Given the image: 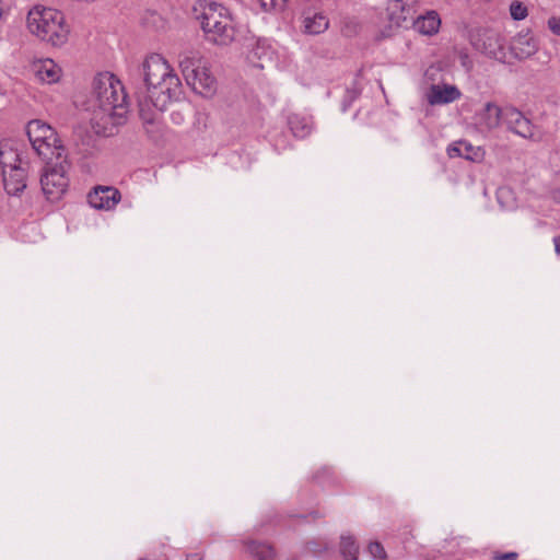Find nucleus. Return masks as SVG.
<instances>
[{
  "label": "nucleus",
  "mask_w": 560,
  "mask_h": 560,
  "mask_svg": "<svg viewBox=\"0 0 560 560\" xmlns=\"http://www.w3.org/2000/svg\"><path fill=\"white\" fill-rule=\"evenodd\" d=\"M144 90L139 92L138 106L141 119L153 124L167 105L179 98L182 82L167 60L152 54L142 62Z\"/></svg>",
  "instance_id": "1"
},
{
  "label": "nucleus",
  "mask_w": 560,
  "mask_h": 560,
  "mask_svg": "<svg viewBox=\"0 0 560 560\" xmlns=\"http://www.w3.org/2000/svg\"><path fill=\"white\" fill-rule=\"evenodd\" d=\"M91 125L96 133L112 136L128 113L127 94L121 82L110 72L97 73L90 97Z\"/></svg>",
  "instance_id": "2"
},
{
  "label": "nucleus",
  "mask_w": 560,
  "mask_h": 560,
  "mask_svg": "<svg viewBox=\"0 0 560 560\" xmlns=\"http://www.w3.org/2000/svg\"><path fill=\"white\" fill-rule=\"evenodd\" d=\"M27 30L43 42L55 47L65 45L69 37V27L63 14L52 8L36 5L27 14Z\"/></svg>",
  "instance_id": "3"
},
{
  "label": "nucleus",
  "mask_w": 560,
  "mask_h": 560,
  "mask_svg": "<svg viewBox=\"0 0 560 560\" xmlns=\"http://www.w3.org/2000/svg\"><path fill=\"white\" fill-rule=\"evenodd\" d=\"M200 9L197 19L206 38L215 45H230L235 38V27L229 9L214 1L200 3Z\"/></svg>",
  "instance_id": "4"
},
{
  "label": "nucleus",
  "mask_w": 560,
  "mask_h": 560,
  "mask_svg": "<svg viewBox=\"0 0 560 560\" xmlns=\"http://www.w3.org/2000/svg\"><path fill=\"white\" fill-rule=\"evenodd\" d=\"M179 68L187 84L196 93L205 97H210L215 93L217 80L198 51H187L180 55Z\"/></svg>",
  "instance_id": "5"
},
{
  "label": "nucleus",
  "mask_w": 560,
  "mask_h": 560,
  "mask_svg": "<svg viewBox=\"0 0 560 560\" xmlns=\"http://www.w3.org/2000/svg\"><path fill=\"white\" fill-rule=\"evenodd\" d=\"M26 133L36 153L46 161L63 158L67 150L56 130L43 120H31Z\"/></svg>",
  "instance_id": "6"
},
{
  "label": "nucleus",
  "mask_w": 560,
  "mask_h": 560,
  "mask_svg": "<svg viewBox=\"0 0 560 560\" xmlns=\"http://www.w3.org/2000/svg\"><path fill=\"white\" fill-rule=\"evenodd\" d=\"M43 174L40 176V186L43 194L50 201L60 200L69 187V171L71 163L68 155L45 162Z\"/></svg>",
  "instance_id": "7"
},
{
  "label": "nucleus",
  "mask_w": 560,
  "mask_h": 560,
  "mask_svg": "<svg viewBox=\"0 0 560 560\" xmlns=\"http://www.w3.org/2000/svg\"><path fill=\"white\" fill-rule=\"evenodd\" d=\"M503 124L508 130L524 138L535 139L536 127L530 119L524 116V114L514 106L504 107Z\"/></svg>",
  "instance_id": "8"
},
{
  "label": "nucleus",
  "mask_w": 560,
  "mask_h": 560,
  "mask_svg": "<svg viewBox=\"0 0 560 560\" xmlns=\"http://www.w3.org/2000/svg\"><path fill=\"white\" fill-rule=\"evenodd\" d=\"M120 200V191L113 186H97L88 195L89 205L97 210H112Z\"/></svg>",
  "instance_id": "9"
},
{
  "label": "nucleus",
  "mask_w": 560,
  "mask_h": 560,
  "mask_svg": "<svg viewBox=\"0 0 560 560\" xmlns=\"http://www.w3.org/2000/svg\"><path fill=\"white\" fill-rule=\"evenodd\" d=\"M504 108L494 102H487L483 107L476 113V124L482 131H492L503 122Z\"/></svg>",
  "instance_id": "10"
},
{
  "label": "nucleus",
  "mask_w": 560,
  "mask_h": 560,
  "mask_svg": "<svg viewBox=\"0 0 560 560\" xmlns=\"http://www.w3.org/2000/svg\"><path fill=\"white\" fill-rule=\"evenodd\" d=\"M475 46L491 58L497 59L503 56V37L494 31H483Z\"/></svg>",
  "instance_id": "11"
},
{
  "label": "nucleus",
  "mask_w": 560,
  "mask_h": 560,
  "mask_svg": "<svg viewBox=\"0 0 560 560\" xmlns=\"http://www.w3.org/2000/svg\"><path fill=\"white\" fill-rule=\"evenodd\" d=\"M462 96V92L455 85L432 84L427 93V101L430 105L450 104Z\"/></svg>",
  "instance_id": "12"
},
{
  "label": "nucleus",
  "mask_w": 560,
  "mask_h": 560,
  "mask_svg": "<svg viewBox=\"0 0 560 560\" xmlns=\"http://www.w3.org/2000/svg\"><path fill=\"white\" fill-rule=\"evenodd\" d=\"M38 81L47 84L56 83L61 78V68L52 59H39L32 65Z\"/></svg>",
  "instance_id": "13"
},
{
  "label": "nucleus",
  "mask_w": 560,
  "mask_h": 560,
  "mask_svg": "<svg viewBox=\"0 0 560 560\" xmlns=\"http://www.w3.org/2000/svg\"><path fill=\"white\" fill-rule=\"evenodd\" d=\"M28 166L15 167L2 172L3 186L9 195L16 196L26 188V172Z\"/></svg>",
  "instance_id": "14"
},
{
  "label": "nucleus",
  "mask_w": 560,
  "mask_h": 560,
  "mask_svg": "<svg viewBox=\"0 0 560 560\" xmlns=\"http://www.w3.org/2000/svg\"><path fill=\"white\" fill-rule=\"evenodd\" d=\"M244 551L247 556H249L253 560H275L277 552L272 545L247 539L243 541Z\"/></svg>",
  "instance_id": "15"
},
{
  "label": "nucleus",
  "mask_w": 560,
  "mask_h": 560,
  "mask_svg": "<svg viewBox=\"0 0 560 560\" xmlns=\"http://www.w3.org/2000/svg\"><path fill=\"white\" fill-rule=\"evenodd\" d=\"M415 30L422 35L432 36L436 34L441 26V19L436 11L430 10L420 15L415 21Z\"/></svg>",
  "instance_id": "16"
},
{
  "label": "nucleus",
  "mask_w": 560,
  "mask_h": 560,
  "mask_svg": "<svg viewBox=\"0 0 560 560\" xmlns=\"http://www.w3.org/2000/svg\"><path fill=\"white\" fill-rule=\"evenodd\" d=\"M288 125L294 137L304 139L313 131V119L311 116L302 114H291L288 116Z\"/></svg>",
  "instance_id": "17"
},
{
  "label": "nucleus",
  "mask_w": 560,
  "mask_h": 560,
  "mask_svg": "<svg viewBox=\"0 0 560 560\" xmlns=\"http://www.w3.org/2000/svg\"><path fill=\"white\" fill-rule=\"evenodd\" d=\"M302 24L305 34L319 35L329 27V20L320 12L307 13L303 16Z\"/></svg>",
  "instance_id": "18"
},
{
  "label": "nucleus",
  "mask_w": 560,
  "mask_h": 560,
  "mask_svg": "<svg viewBox=\"0 0 560 560\" xmlns=\"http://www.w3.org/2000/svg\"><path fill=\"white\" fill-rule=\"evenodd\" d=\"M0 164L2 167V172L5 170H11L13 168V166H28V163L23 161L20 158L19 153L12 148H9L8 145H0Z\"/></svg>",
  "instance_id": "19"
},
{
  "label": "nucleus",
  "mask_w": 560,
  "mask_h": 560,
  "mask_svg": "<svg viewBox=\"0 0 560 560\" xmlns=\"http://www.w3.org/2000/svg\"><path fill=\"white\" fill-rule=\"evenodd\" d=\"M512 49L517 58H527L537 51L536 42L526 35L517 36L513 44Z\"/></svg>",
  "instance_id": "20"
},
{
  "label": "nucleus",
  "mask_w": 560,
  "mask_h": 560,
  "mask_svg": "<svg viewBox=\"0 0 560 560\" xmlns=\"http://www.w3.org/2000/svg\"><path fill=\"white\" fill-rule=\"evenodd\" d=\"M450 158L460 156L470 161H476L479 158V149L474 150L472 145L466 141H459L447 149Z\"/></svg>",
  "instance_id": "21"
},
{
  "label": "nucleus",
  "mask_w": 560,
  "mask_h": 560,
  "mask_svg": "<svg viewBox=\"0 0 560 560\" xmlns=\"http://www.w3.org/2000/svg\"><path fill=\"white\" fill-rule=\"evenodd\" d=\"M340 552L345 560H358L359 546L350 535H343L340 538Z\"/></svg>",
  "instance_id": "22"
},
{
  "label": "nucleus",
  "mask_w": 560,
  "mask_h": 560,
  "mask_svg": "<svg viewBox=\"0 0 560 560\" xmlns=\"http://www.w3.org/2000/svg\"><path fill=\"white\" fill-rule=\"evenodd\" d=\"M510 14L513 20L522 21L527 16L528 10H527V7L523 2L513 1L510 4Z\"/></svg>",
  "instance_id": "23"
},
{
  "label": "nucleus",
  "mask_w": 560,
  "mask_h": 560,
  "mask_svg": "<svg viewBox=\"0 0 560 560\" xmlns=\"http://www.w3.org/2000/svg\"><path fill=\"white\" fill-rule=\"evenodd\" d=\"M368 552L373 560H387V553L383 545L378 541H372L368 546Z\"/></svg>",
  "instance_id": "24"
},
{
  "label": "nucleus",
  "mask_w": 560,
  "mask_h": 560,
  "mask_svg": "<svg viewBox=\"0 0 560 560\" xmlns=\"http://www.w3.org/2000/svg\"><path fill=\"white\" fill-rule=\"evenodd\" d=\"M288 0H260V5L264 10H283Z\"/></svg>",
  "instance_id": "25"
},
{
  "label": "nucleus",
  "mask_w": 560,
  "mask_h": 560,
  "mask_svg": "<svg viewBox=\"0 0 560 560\" xmlns=\"http://www.w3.org/2000/svg\"><path fill=\"white\" fill-rule=\"evenodd\" d=\"M517 557H518V553L515 551H510V552L493 551L491 555L492 560H516Z\"/></svg>",
  "instance_id": "26"
},
{
  "label": "nucleus",
  "mask_w": 560,
  "mask_h": 560,
  "mask_svg": "<svg viewBox=\"0 0 560 560\" xmlns=\"http://www.w3.org/2000/svg\"><path fill=\"white\" fill-rule=\"evenodd\" d=\"M548 27L553 34L560 36V18H550L548 20Z\"/></svg>",
  "instance_id": "27"
},
{
  "label": "nucleus",
  "mask_w": 560,
  "mask_h": 560,
  "mask_svg": "<svg viewBox=\"0 0 560 560\" xmlns=\"http://www.w3.org/2000/svg\"><path fill=\"white\" fill-rule=\"evenodd\" d=\"M171 117L172 120L177 125H180L184 121V115L179 110H173Z\"/></svg>",
  "instance_id": "28"
},
{
  "label": "nucleus",
  "mask_w": 560,
  "mask_h": 560,
  "mask_svg": "<svg viewBox=\"0 0 560 560\" xmlns=\"http://www.w3.org/2000/svg\"><path fill=\"white\" fill-rule=\"evenodd\" d=\"M510 195H511L510 189H508V188H500V189L498 190V194H497L499 202H502V199H503L504 197L510 196Z\"/></svg>",
  "instance_id": "29"
},
{
  "label": "nucleus",
  "mask_w": 560,
  "mask_h": 560,
  "mask_svg": "<svg viewBox=\"0 0 560 560\" xmlns=\"http://www.w3.org/2000/svg\"><path fill=\"white\" fill-rule=\"evenodd\" d=\"M555 250L557 254H560V235L553 237Z\"/></svg>",
  "instance_id": "30"
},
{
  "label": "nucleus",
  "mask_w": 560,
  "mask_h": 560,
  "mask_svg": "<svg viewBox=\"0 0 560 560\" xmlns=\"http://www.w3.org/2000/svg\"><path fill=\"white\" fill-rule=\"evenodd\" d=\"M552 199L560 203V188L552 191Z\"/></svg>",
  "instance_id": "31"
},
{
  "label": "nucleus",
  "mask_w": 560,
  "mask_h": 560,
  "mask_svg": "<svg viewBox=\"0 0 560 560\" xmlns=\"http://www.w3.org/2000/svg\"><path fill=\"white\" fill-rule=\"evenodd\" d=\"M186 560H202V556L199 553L188 555Z\"/></svg>",
  "instance_id": "32"
},
{
  "label": "nucleus",
  "mask_w": 560,
  "mask_h": 560,
  "mask_svg": "<svg viewBox=\"0 0 560 560\" xmlns=\"http://www.w3.org/2000/svg\"><path fill=\"white\" fill-rule=\"evenodd\" d=\"M399 4H400V0H394V1H393V5H394L395 8H397Z\"/></svg>",
  "instance_id": "33"
}]
</instances>
